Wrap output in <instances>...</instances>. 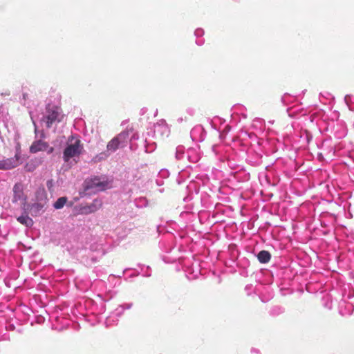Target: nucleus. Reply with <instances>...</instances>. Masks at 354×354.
<instances>
[{
    "mask_svg": "<svg viewBox=\"0 0 354 354\" xmlns=\"http://www.w3.org/2000/svg\"><path fill=\"white\" fill-rule=\"evenodd\" d=\"M47 186L50 188L52 186V180H49L47 182Z\"/></svg>",
    "mask_w": 354,
    "mask_h": 354,
    "instance_id": "ddd939ff",
    "label": "nucleus"
},
{
    "mask_svg": "<svg viewBox=\"0 0 354 354\" xmlns=\"http://www.w3.org/2000/svg\"><path fill=\"white\" fill-rule=\"evenodd\" d=\"M109 183L107 180H102V181L99 178L95 177L91 178L87 183V189H95L97 191H104L108 187Z\"/></svg>",
    "mask_w": 354,
    "mask_h": 354,
    "instance_id": "423d86ee",
    "label": "nucleus"
},
{
    "mask_svg": "<svg viewBox=\"0 0 354 354\" xmlns=\"http://www.w3.org/2000/svg\"><path fill=\"white\" fill-rule=\"evenodd\" d=\"M64 115L60 106L48 104L46 106V112L41 121L46 124L47 129H50L53 124L62 121Z\"/></svg>",
    "mask_w": 354,
    "mask_h": 354,
    "instance_id": "f03ea898",
    "label": "nucleus"
},
{
    "mask_svg": "<svg viewBox=\"0 0 354 354\" xmlns=\"http://www.w3.org/2000/svg\"><path fill=\"white\" fill-rule=\"evenodd\" d=\"M44 151H46L48 153H51L53 152L54 149L52 147H49L46 142L41 140L34 142L30 147V151L33 153Z\"/></svg>",
    "mask_w": 354,
    "mask_h": 354,
    "instance_id": "20e7f679",
    "label": "nucleus"
},
{
    "mask_svg": "<svg viewBox=\"0 0 354 354\" xmlns=\"http://www.w3.org/2000/svg\"><path fill=\"white\" fill-rule=\"evenodd\" d=\"M128 138L129 133L127 131L121 132L108 142L106 146L107 149L109 151H115L118 149L120 145L127 142Z\"/></svg>",
    "mask_w": 354,
    "mask_h": 354,
    "instance_id": "7ed1b4c3",
    "label": "nucleus"
},
{
    "mask_svg": "<svg viewBox=\"0 0 354 354\" xmlns=\"http://www.w3.org/2000/svg\"><path fill=\"white\" fill-rule=\"evenodd\" d=\"M83 150V145L80 139L73 135L68 137L66 147L63 151V160L65 162H69L71 158L79 157Z\"/></svg>",
    "mask_w": 354,
    "mask_h": 354,
    "instance_id": "f257e3e1",
    "label": "nucleus"
},
{
    "mask_svg": "<svg viewBox=\"0 0 354 354\" xmlns=\"http://www.w3.org/2000/svg\"><path fill=\"white\" fill-rule=\"evenodd\" d=\"M102 205V203L100 200L95 199L90 205L82 207L81 212L82 214H85L93 213L98 210Z\"/></svg>",
    "mask_w": 354,
    "mask_h": 354,
    "instance_id": "0eeeda50",
    "label": "nucleus"
},
{
    "mask_svg": "<svg viewBox=\"0 0 354 354\" xmlns=\"http://www.w3.org/2000/svg\"><path fill=\"white\" fill-rule=\"evenodd\" d=\"M66 202H67L66 197H60L55 201V203L53 205V207L57 209H61L64 206V205L66 203Z\"/></svg>",
    "mask_w": 354,
    "mask_h": 354,
    "instance_id": "f8f14e48",
    "label": "nucleus"
},
{
    "mask_svg": "<svg viewBox=\"0 0 354 354\" xmlns=\"http://www.w3.org/2000/svg\"><path fill=\"white\" fill-rule=\"evenodd\" d=\"M17 220L22 225H24L26 227H31L34 222L32 219L29 217L27 214L21 215L17 217Z\"/></svg>",
    "mask_w": 354,
    "mask_h": 354,
    "instance_id": "9d476101",
    "label": "nucleus"
},
{
    "mask_svg": "<svg viewBox=\"0 0 354 354\" xmlns=\"http://www.w3.org/2000/svg\"><path fill=\"white\" fill-rule=\"evenodd\" d=\"M271 258L270 253L267 250H261L257 254V259L261 263H266L269 262Z\"/></svg>",
    "mask_w": 354,
    "mask_h": 354,
    "instance_id": "1a4fd4ad",
    "label": "nucleus"
},
{
    "mask_svg": "<svg viewBox=\"0 0 354 354\" xmlns=\"http://www.w3.org/2000/svg\"><path fill=\"white\" fill-rule=\"evenodd\" d=\"M20 156L17 153L14 157L0 160V169H11L19 164Z\"/></svg>",
    "mask_w": 354,
    "mask_h": 354,
    "instance_id": "39448f33",
    "label": "nucleus"
},
{
    "mask_svg": "<svg viewBox=\"0 0 354 354\" xmlns=\"http://www.w3.org/2000/svg\"><path fill=\"white\" fill-rule=\"evenodd\" d=\"M26 97H27V95H24V98L26 99Z\"/></svg>",
    "mask_w": 354,
    "mask_h": 354,
    "instance_id": "4468645a",
    "label": "nucleus"
},
{
    "mask_svg": "<svg viewBox=\"0 0 354 354\" xmlns=\"http://www.w3.org/2000/svg\"><path fill=\"white\" fill-rule=\"evenodd\" d=\"M44 206L41 203H34L30 207V212L32 216L39 215L43 209Z\"/></svg>",
    "mask_w": 354,
    "mask_h": 354,
    "instance_id": "9b49d317",
    "label": "nucleus"
},
{
    "mask_svg": "<svg viewBox=\"0 0 354 354\" xmlns=\"http://www.w3.org/2000/svg\"><path fill=\"white\" fill-rule=\"evenodd\" d=\"M23 199H24V186L21 183H17L13 187L12 201L16 203Z\"/></svg>",
    "mask_w": 354,
    "mask_h": 354,
    "instance_id": "6e6552de",
    "label": "nucleus"
},
{
    "mask_svg": "<svg viewBox=\"0 0 354 354\" xmlns=\"http://www.w3.org/2000/svg\"><path fill=\"white\" fill-rule=\"evenodd\" d=\"M26 97H27V95H24V98L26 99Z\"/></svg>",
    "mask_w": 354,
    "mask_h": 354,
    "instance_id": "2eb2a0df",
    "label": "nucleus"
}]
</instances>
